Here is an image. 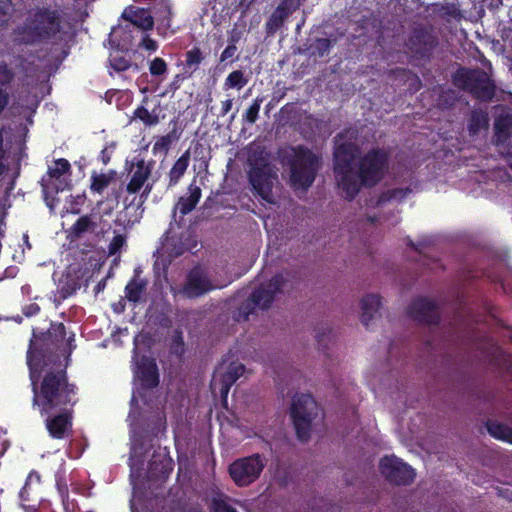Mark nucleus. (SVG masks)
Here are the masks:
<instances>
[{"label": "nucleus", "instance_id": "1", "mask_svg": "<svg viewBox=\"0 0 512 512\" xmlns=\"http://www.w3.org/2000/svg\"><path fill=\"white\" fill-rule=\"evenodd\" d=\"M345 133L336 135L333 151V171L343 196L352 201L359 194L362 187L372 188L382 181L389 165V154L383 148H372L358 161V169L354 171L352 165L360 153V148L353 142H341Z\"/></svg>", "mask_w": 512, "mask_h": 512}, {"label": "nucleus", "instance_id": "2", "mask_svg": "<svg viewBox=\"0 0 512 512\" xmlns=\"http://www.w3.org/2000/svg\"><path fill=\"white\" fill-rule=\"evenodd\" d=\"M35 368H30L32 403L42 416L53 414L55 409L74 407L78 403L79 388L70 382L67 365L44 368L38 377Z\"/></svg>", "mask_w": 512, "mask_h": 512}, {"label": "nucleus", "instance_id": "3", "mask_svg": "<svg viewBox=\"0 0 512 512\" xmlns=\"http://www.w3.org/2000/svg\"><path fill=\"white\" fill-rule=\"evenodd\" d=\"M66 339V328L62 322H52L49 329L37 335L33 333L27 351L29 368L47 366L50 355L56 354Z\"/></svg>", "mask_w": 512, "mask_h": 512}, {"label": "nucleus", "instance_id": "4", "mask_svg": "<svg viewBox=\"0 0 512 512\" xmlns=\"http://www.w3.org/2000/svg\"><path fill=\"white\" fill-rule=\"evenodd\" d=\"M288 162L291 185L303 190L311 187L321 168V158L308 147L298 145L292 148Z\"/></svg>", "mask_w": 512, "mask_h": 512}, {"label": "nucleus", "instance_id": "5", "mask_svg": "<svg viewBox=\"0 0 512 512\" xmlns=\"http://www.w3.org/2000/svg\"><path fill=\"white\" fill-rule=\"evenodd\" d=\"M287 282L283 273L274 275L267 283L255 288L249 298L244 301L234 314L238 322L248 321L249 316L254 313L256 307L266 310L275 299V296L282 292Z\"/></svg>", "mask_w": 512, "mask_h": 512}, {"label": "nucleus", "instance_id": "6", "mask_svg": "<svg viewBox=\"0 0 512 512\" xmlns=\"http://www.w3.org/2000/svg\"><path fill=\"white\" fill-rule=\"evenodd\" d=\"M319 405L311 394L295 395L291 405V419L297 439L308 442L311 438L312 423L319 414Z\"/></svg>", "mask_w": 512, "mask_h": 512}, {"label": "nucleus", "instance_id": "7", "mask_svg": "<svg viewBox=\"0 0 512 512\" xmlns=\"http://www.w3.org/2000/svg\"><path fill=\"white\" fill-rule=\"evenodd\" d=\"M453 83L480 101H491L495 95V84L480 69L459 68L453 76Z\"/></svg>", "mask_w": 512, "mask_h": 512}, {"label": "nucleus", "instance_id": "8", "mask_svg": "<svg viewBox=\"0 0 512 512\" xmlns=\"http://www.w3.org/2000/svg\"><path fill=\"white\" fill-rule=\"evenodd\" d=\"M248 179L255 192L268 203H273V184L277 174L261 154L249 159Z\"/></svg>", "mask_w": 512, "mask_h": 512}, {"label": "nucleus", "instance_id": "9", "mask_svg": "<svg viewBox=\"0 0 512 512\" xmlns=\"http://www.w3.org/2000/svg\"><path fill=\"white\" fill-rule=\"evenodd\" d=\"M266 466V459L259 453L238 458L228 468L229 475L238 487H247L259 479Z\"/></svg>", "mask_w": 512, "mask_h": 512}, {"label": "nucleus", "instance_id": "10", "mask_svg": "<svg viewBox=\"0 0 512 512\" xmlns=\"http://www.w3.org/2000/svg\"><path fill=\"white\" fill-rule=\"evenodd\" d=\"M379 471L389 483L397 486L410 485L416 476L415 470L410 465L394 455L381 458Z\"/></svg>", "mask_w": 512, "mask_h": 512}, {"label": "nucleus", "instance_id": "11", "mask_svg": "<svg viewBox=\"0 0 512 512\" xmlns=\"http://www.w3.org/2000/svg\"><path fill=\"white\" fill-rule=\"evenodd\" d=\"M118 26L122 28L124 32H132V29L138 30L139 32L152 31L153 21L148 6H126L118 19Z\"/></svg>", "mask_w": 512, "mask_h": 512}, {"label": "nucleus", "instance_id": "12", "mask_svg": "<svg viewBox=\"0 0 512 512\" xmlns=\"http://www.w3.org/2000/svg\"><path fill=\"white\" fill-rule=\"evenodd\" d=\"M406 312L411 319L420 324L436 326L441 321L437 302L425 296L414 298L407 307Z\"/></svg>", "mask_w": 512, "mask_h": 512}, {"label": "nucleus", "instance_id": "13", "mask_svg": "<svg viewBox=\"0 0 512 512\" xmlns=\"http://www.w3.org/2000/svg\"><path fill=\"white\" fill-rule=\"evenodd\" d=\"M215 289L207 271L200 265L191 268L180 293L188 299L199 298Z\"/></svg>", "mask_w": 512, "mask_h": 512}, {"label": "nucleus", "instance_id": "14", "mask_svg": "<svg viewBox=\"0 0 512 512\" xmlns=\"http://www.w3.org/2000/svg\"><path fill=\"white\" fill-rule=\"evenodd\" d=\"M28 32H61L60 11L47 7H38L27 18ZM21 32H27L23 29Z\"/></svg>", "mask_w": 512, "mask_h": 512}, {"label": "nucleus", "instance_id": "15", "mask_svg": "<svg viewBox=\"0 0 512 512\" xmlns=\"http://www.w3.org/2000/svg\"><path fill=\"white\" fill-rule=\"evenodd\" d=\"M73 409L74 407L55 409L53 411L55 415H47L45 425L51 438L62 440L70 436L73 426Z\"/></svg>", "mask_w": 512, "mask_h": 512}, {"label": "nucleus", "instance_id": "16", "mask_svg": "<svg viewBox=\"0 0 512 512\" xmlns=\"http://www.w3.org/2000/svg\"><path fill=\"white\" fill-rule=\"evenodd\" d=\"M495 145L512 168V115H500L494 123Z\"/></svg>", "mask_w": 512, "mask_h": 512}, {"label": "nucleus", "instance_id": "17", "mask_svg": "<svg viewBox=\"0 0 512 512\" xmlns=\"http://www.w3.org/2000/svg\"><path fill=\"white\" fill-rule=\"evenodd\" d=\"M148 6L153 21V29L157 32H167L172 26L174 13L170 0H134Z\"/></svg>", "mask_w": 512, "mask_h": 512}, {"label": "nucleus", "instance_id": "18", "mask_svg": "<svg viewBox=\"0 0 512 512\" xmlns=\"http://www.w3.org/2000/svg\"><path fill=\"white\" fill-rule=\"evenodd\" d=\"M134 378L144 390H152L159 385V369L154 358L142 356L136 363Z\"/></svg>", "mask_w": 512, "mask_h": 512}, {"label": "nucleus", "instance_id": "19", "mask_svg": "<svg viewBox=\"0 0 512 512\" xmlns=\"http://www.w3.org/2000/svg\"><path fill=\"white\" fill-rule=\"evenodd\" d=\"M55 166L49 167L47 171V175L49 176V180L45 181L43 179L42 188L45 195V199H47L48 194L54 193L57 194L63 191L68 183L66 181L61 180V176L70 173L71 165L69 161L65 158H59L54 161Z\"/></svg>", "mask_w": 512, "mask_h": 512}, {"label": "nucleus", "instance_id": "20", "mask_svg": "<svg viewBox=\"0 0 512 512\" xmlns=\"http://www.w3.org/2000/svg\"><path fill=\"white\" fill-rule=\"evenodd\" d=\"M304 0H282L266 22L267 32H276L281 29L284 22L296 12Z\"/></svg>", "mask_w": 512, "mask_h": 512}, {"label": "nucleus", "instance_id": "21", "mask_svg": "<svg viewBox=\"0 0 512 512\" xmlns=\"http://www.w3.org/2000/svg\"><path fill=\"white\" fill-rule=\"evenodd\" d=\"M83 273L81 270H68L59 280L55 303L60 304L65 299L74 295L81 287Z\"/></svg>", "mask_w": 512, "mask_h": 512}, {"label": "nucleus", "instance_id": "22", "mask_svg": "<svg viewBox=\"0 0 512 512\" xmlns=\"http://www.w3.org/2000/svg\"><path fill=\"white\" fill-rule=\"evenodd\" d=\"M245 366L241 363L232 362L225 373L220 375L219 379L214 378L212 385L218 387L221 398L226 402L228 393L232 385L244 374Z\"/></svg>", "mask_w": 512, "mask_h": 512}, {"label": "nucleus", "instance_id": "23", "mask_svg": "<svg viewBox=\"0 0 512 512\" xmlns=\"http://www.w3.org/2000/svg\"><path fill=\"white\" fill-rule=\"evenodd\" d=\"M174 469V461L168 454L154 453L148 464L151 479L165 481Z\"/></svg>", "mask_w": 512, "mask_h": 512}, {"label": "nucleus", "instance_id": "24", "mask_svg": "<svg viewBox=\"0 0 512 512\" xmlns=\"http://www.w3.org/2000/svg\"><path fill=\"white\" fill-rule=\"evenodd\" d=\"M141 270H134L133 277L125 286V297L129 302L134 304L141 302L142 296L145 294L148 286V280L140 277Z\"/></svg>", "mask_w": 512, "mask_h": 512}, {"label": "nucleus", "instance_id": "25", "mask_svg": "<svg viewBox=\"0 0 512 512\" xmlns=\"http://www.w3.org/2000/svg\"><path fill=\"white\" fill-rule=\"evenodd\" d=\"M151 175V167L146 165L144 160L136 163V169L133 172L130 181L126 185V191L129 194L138 193L145 185Z\"/></svg>", "mask_w": 512, "mask_h": 512}, {"label": "nucleus", "instance_id": "26", "mask_svg": "<svg viewBox=\"0 0 512 512\" xmlns=\"http://www.w3.org/2000/svg\"><path fill=\"white\" fill-rule=\"evenodd\" d=\"M381 297L378 294H367L361 299V323L368 328L369 322L378 313L381 307Z\"/></svg>", "mask_w": 512, "mask_h": 512}, {"label": "nucleus", "instance_id": "27", "mask_svg": "<svg viewBox=\"0 0 512 512\" xmlns=\"http://www.w3.org/2000/svg\"><path fill=\"white\" fill-rule=\"evenodd\" d=\"M109 51H118L124 54L135 53V43L132 34H108Z\"/></svg>", "mask_w": 512, "mask_h": 512}, {"label": "nucleus", "instance_id": "28", "mask_svg": "<svg viewBox=\"0 0 512 512\" xmlns=\"http://www.w3.org/2000/svg\"><path fill=\"white\" fill-rule=\"evenodd\" d=\"M189 195L181 196L174 208V214L176 210H179L181 215H187L197 206L200 198H201V189L196 185H189L188 187Z\"/></svg>", "mask_w": 512, "mask_h": 512}, {"label": "nucleus", "instance_id": "29", "mask_svg": "<svg viewBox=\"0 0 512 512\" xmlns=\"http://www.w3.org/2000/svg\"><path fill=\"white\" fill-rule=\"evenodd\" d=\"M148 102V97L145 96L141 104L136 107L133 111L132 116L130 117V123L134 121H140L144 124L145 127H152L157 125L160 122V118L158 113L155 110L151 112L146 108V104Z\"/></svg>", "mask_w": 512, "mask_h": 512}, {"label": "nucleus", "instance_id": "30", "mask_svg": "<svg viewBox=\"0 0 512 512\" xmlns=\"http://www.w3.org/2000/svg\"><path fill=\"white\" fill-rule=\"evenodd\" d=\"M180 135H181V132H179L176 127H174L166 135L157 137L153 144V147H152V153L154 155H157V154L166 155L168 153V151L170 150L172 144L179 140Z\"/></svg>", "mask_w": 512, "mask_h": 512}, {"label": "nucleus", "instance_id": "31", "mask_svg": "<svg viewBox=\"0 0 512 512\" xmlns=\"http://www.w3.org/2000/svg\"><path fill=\"white\" fill-rule=\"evenodd\" d=\"M489 125V117L486 111L474 109L471 111L467 129L470 136H476L481 130L486 129Z\"/></svg>", "mask_w": 512, "mask_h": 512}, {"label": "nucleus", "instance_id": "32", "mask_svg": "<svg viewBox=\"0 0 512 512\" xmlns=\"http://www.w3.org/2000/svg\"><path fill=\"white\" fill-rule=\"evenodd\" d=\"M485 426L490 436L497 440L512 444L511 427L495 420H487Z\"/></svg>", "mask_w": 512, "mask_h": 512}, {"label": "nucleus", "instance_id": "33", "mask_svg": "<svg viewBox=\"0 0 512 512\" xmlns=\"http://www.w3.org/2000/svg\"><path fill=\"white\" fill-rule=\"evenodd\" d=\"M190 162V151H185L169 171V187L175 186L185 174Z\"/></svg>", "mask_w": 512, "mask_h": 512}, {"label": "nucleus", "instance_id": "34", "mask_svg": "<svg viewBox=\"0 0 512 512\" xmlns=\"http://www.w3.org/2000/svg\"><path fill=\"white\" fill-rule=\"evenodd\" d=\"M96 227L97 224L90 215H83L70 227L69 233L73 238H80L84 233L94 231Z\"/></svg>", "mask_w": 512, "mask_h": 512}, {"label": "nucleus", "instance_id": "35", "mask_svg": "<svg viewBox=\"0 0 512 512\" xmlns=\"http://www.w3.org/2000/svg\"><path fill=\"white\" fill-rule=\"evenodd\" d=\"M134 54H124L118 51H109V62L112 69L116 72L127 71L132 65V56Z\"/></svg>", "mask_w": 512, "mask_h": 512}, {"label": "nucleus", "instance_id": "36", "mask_svg": "<svg viewBox=\"0 0 512 512\" xmlns=\"http://www.w3.org/2000/svg\"><path fill=\"white\" fill-rule=\"evenodd\" d=\"M330 46L331 42L329 39L317 38L304 51L310 57L321 58L329 51Z\"/></svg>", "mask_w": 512, "mask_h": 512}, {"label": "nucleus", "instance_id": "37", "mask_svg": "<svg viewBox=\"0 0 512 512\" xmlns=\"http://www.w3.org/2000/svg\"><path fill=\"white\" fill-rule=\"evenodd\" d=\"M437 12L447 21L454 20L456 22H460L462 19H466L459 8V5L455 3H445L439 7Z\"/></svg>", "mask_w": 512, "mask_h": 512}, {"label": "nucleus", "instance_id": "38", "mask_svg": "<svg viewBox=\"0 0 512 512\" xmlns=\"http://www.w3.org/2000/svg\"><path fill=\"white\" fill-rule=\"evenodd\" d=\"M41 482V476L36 471H31L25 481L24 486L19 492V497L23 502H29L31 501L30 493L32 490V485L35 484L36 486H39Z\"/></svg>", "mask_w": 512, "mask_h": 512}, {"label": "nucleus", "instance_id": "39", "mask_svg": "<svg viewBox=\"0 0 512 512\" xmlns=\"http://www.w3.org/2000/svg\"><path fill=\"white\" fill-rule=\"evenodd\" d=\"M458 98V93L455 90L442 89L437 98V106L441 109L451 108L456 104Z\"/></svg>", "mask_w": 512, "mask_h": 512}, {"label": "nucleus", "instance_id": "40", "mask_svg": "<svg viewBox=\"0 0 512 512\" xmlns=\"http://www.w3.org/2000/svg\"><path fill=\"white\" fill-rule=\"evenodd\" d=\"M264 101V97H256L252 104L247 108V110L243 113L242 119L243 122L248 124H254L259 118V112L261 108V104Z\"/></svg>", "mask_w": 512, "mask_h": 512}, {"label": "nucleus", "instance_id": "41", "mask_svg": "<svg viewBox=\"0 0 512 512\" xmlns=\"http://www.w3.org/2000/svg\"><path fill=\"white\" fill-rule=\"evenodd\" d=\"M411 192H412V189L410 187L389 189L381 194L380 201L381 202H389V201H393V200L402 201Z\"/></svg>", "mask_w": 512, "mask_h": 512}, {"label": "nucleus", "instance_id": "42", "mask_svg": "<svg viewBox=\"0 0 512 512\" xmlns=\"http://www.w3.org/2000/svg\"><path fill=\"white\" fill-rule=\"evenodd\" d=\"M240 34H231V38L229 39V44L227 47L222 51L220 55V61L221 62H233L238 58L236 55L237 53V47L236 42L240 39Z\"/></svg>", "mask_w": 512, "mask_h": 512}, {"label": "nucleus", "instance_id": "43", "mask_svg": "<svg viewBox=\"0 0 512 512\" xmlns=\"http://www.w3.org/2000/svg\"><path fill=\"white\" fill-rule=\"evenodd\" d=\"M248 83V79L241 70L232 71L225 80L227 88L242 89Z\"/></svg>", "mask_w": 512, "mask_h": 512}, {"label": "nucleus", "instance_id": "44", "mask_svg": "<svg viewBox=\"0 0 512 512\" xmlns=\"http://www.w3.org/2000/svg\"><path fill=\"white\" fill-rule=\"evenodd\" d=\"M391 72L395 76H402V77H405L406 80H411L410 90H412L414 92L418 91L422 86L421 80L418 77V75L408 69L396 68V69L392 70Z\"/></svg>", "mask_w": 512, "mask_h": 512}, {"label": "nucleus", "instance_id": "45", "mask_svg": "<svg viewBox=\"0 0 512 512\" xmlns=\"http://www.w3.org/2000/svg\"><path fill=\"white\" fill-rule=\"evenodd\" d=\"M111 177L107 174H93L91 176L90 189L92 192L101 194L110 184Z\"/></svg>", "mask_w": 512, "mask_h": 512}, {"label": "nucleus", "instance_id": "46", "mask_svg": "<svg viewBox=\"0 0 512 512\" xmlns=\"http://www.w3.org/2000/svg\"><path fill=\"white\" fill-rule=\"evenodd\" d=\"M204 57L202 51L199 47H193L188 50L185 54V64L189 68H193L195 71L200 63L203 61Z\"/></svg>", "mask_w": 512, "mask_h": 512}, {"label": "nucleus", "instance_id": "47", "mask_svg": "<svg viewBox=\"0 0 512 512\" xmlns=\"http://www.w3.org/2000/svg\"><path fill=\"white\" fill-rule=\"evenodd\" d=\"M167 63L163 58L156 57L149 64V72L154 77H159L167 73Z\"/></svg>", "mask_w": 512, "mask_h": 512}, {"label": "nucleus", "instance_id": "48", "mask_svg": "<svg viewBox=\"0 0 512 512\" xmlns=\"http://www.w3.org/2000/svg\"><path fill=\"white\" fill-rule=\"evenodd\" d=\"M15 73L5 62H0V87L8 86L14 80Z\"/></svg>", "mask_w": 512, "mask_h": 512}, {"label": "nucleus", "instance_id": "49", "mask_svg": "<svg viewBox=\"0 0 512 512\" xmlns=\"http://www.w3.org/2000/svg\"><path fill=\"white\" fill-rule=\"evenodd\" d=\"M211 509L213 512H237V510L230 506L225 500L216 497L211 501Z\"/></svg>", "mask_w": 512, "mask_h": 512}, {"label": "nucleus", "instance_id": "50", "mask_svg": "<svg viewBox=\"0 0 512 512\" xmlns=\"http://www.w3.org/2000/svg\"><path fill=\"white\" fill-rule=\"evenodd\" d=\"M125 243L126 237L124 235H115L108 246L109 255H115L118 252H120L121 248L125 245Z\"/></svg>", "mask_w": 512, "mask_h": 512}, {"label": "nucleus", "instance_id": "51", "mask_svg": "<svg viewBox=\"0 0 512 512\" xmlns=\"http://www.w3.org/2000/svg\"><path fill=\"white\" fill-rule=\"evenodd\" d=\"M491 357H492L493 363L500 364L502 362H505L507 360V358L509 357V355H507L500 346L494 344Z\"/></svg>", "mask_w": 512, "mask_h": 512}, {"label": "nucleus", "instance_id": "52", "mask_svg": "<svg viewBox=\"0 0 512 512\" xmlns=\"http://www.w3.org/2000/svg\"><path fill=\"white\" fill-rule=\"evenodd\" d=\"M150 34H145L139 46L144 48L147 51L155 52L158 49V44L155 40L149 37Z\"/></svg>", "mask_w": 512, "mask_h": 512}, {"label": "nucleus", "instance_id": "53", "mask_svg": "<svg viewBox=\"0 0 512 512\" xmlns=\"http://www.w3.org/2000/svg\"><path fill=\"white\" fill-rule=\"evenodd\" d=\"M5 158H6V150L4 148V135H3V130L0 129V176L5 171V164H4Z\"/></svg>", "mask_w": 512, "mask_h": 512}, {"label": "nucleus", "instance_id": "54", "mask_svg": "<svg viewBox=\"0 0 512 512\" xmlns=\"http://www.w3.org/2000/svg\"><path fill=\"white\" fill-rule=\"evenodd\" d=\"M9 101H10L9 93L5 89L0 87V116L2 115V113L4 112L6 107L8 106Z\"/></svg>", "mask_w": 512, "mask_h": 512}, {"label": "nucleus", "instance_id": "55", "mask_svg": "<svg viewBox=\"0 0 512 512\" xmlns=\"http://www.w3.org/2000/svg\"><path fill=\"white\" fill-rule=\"evenodd\" d=\"M9 5L8 3L0 4V28L4 26L9 20Z\"/></svg>", "mask_w": 512, "mask_h": 512}, {"label": "nucleus", "instance_id": "56", "mask_svg": "<svg viewBox=\"0 0 512 512\" xmlns=\"http://www.w3.org/2000/svg\"><path fill=\"white\" fill-rule=\"evenodd\" d=\"M341 508L337 504L325 503L323 507L317 508L315 512H340Z\"/></svg>", "mask_w": 512, "mask_h": 512}, {"label": "nucleus", "instance_id": "57", "mask_svg": "<svg viewBox=\"0 0 512 512\" xmlns=\"http://www.w3.org/2000/svg\"><path fill=\"white\" fill-rule=\"evenodd\" d=\"M39 311L40 307L36 303L29 304L23 309V313L28 317L38 314Z\"/></svg>", "mask_w": 512, "mask_h": 512}, {"label": "nucleus", "instance_id": "58", "mask_svg": "<svg viewBox=\"0 0 512 512\" xmlns=\"http://www.w3.org/2000/svg\"><path fill=\"white\" fill-rule=\"evenodd\" d=\"M152 189H153V184H151V183H147L146 184L145 183V185L143 187V191H142V193L140 194V197H139L140 204L144 203L147 200V198H148L149 194L151 193Z\"/></svg>", "mask_w": 512, "mask_h": 512}, {"label": "nucleus", "instance_id": "59", "mask_svg": "<svg viewBox=\"0 0 512 512\" xmlns=\"http://www.w3.org/2000/svg\"><path fill=\"white\" fill-rule=\"evenodd\" d=\"M179 80H180V75H176L175 78L173 79V81L168 85L166 92L174 93L175 91H177L180 88Z\"/></svg>", "mask_w": 512, "mask_h": 512}, {"label": "nucleus", "instance_id": "60", "mask_svg": "<svg viewBox=\"0 0 512 512\" xmlns=\"http://www.w3.org/2000/svg\"><path fill=\"white\" fill-rule=\"evenodd\" d=\"M232 106H233L232 99H227V100L223 101L222 106H221V116H225L232 109Z\"/></svg>", "mask_w": 512, "mask_h": 512}, {"label": "nucleus", "instance_id": "61", "mask_svg": "<svg viewBox=\"0 0 512 512\" xmlns=\"http://www.w3.org/2000/svg\"><path fill=\"white\" fill-rule=\"evenodd\" d=\"M255 2V0H239L238 6L242 9L243 12L247 11L250 6Z\"/></svg>", "mask_w": 512, "mask_h": 512}, {"label": "nucleus", "instance_id": "62", "mask_svg": "<svg viewBox=\"0 0 512 512\" xmlns=\"http://www.w3.org/2000/svg\"><path fill=\"white\" fill-rule=\"evenodd\" d=\"M431 34H424V33H421V34H411V37L409 39L410 42L414 43L415 41H421L423 38H425L426 36H430Z\"/></svg>", "mask_w": 512, "mask_h": 512}, {"label": "nucleus", "instance_id": "63", "mask_svg": "<svg viewBox=\"0 0 512 512\" xmlns=\"http://www.w3.org/2000/svg\"><path fill=\"white\" fill-rule=\"evenodd\" d=\"M32 36H38L41 40H46L47 42L51 39H54L57 34H31Z\"/></svg>", "mask_w": 512, "mask_h": 512}, {"label": "nucleus", "instance_id": "64", "mask_svg": "<svg viewBox=\"0 0 512 512\" xmlns=\"http://www.w3.org/2000/svg\"><path fill=\"white\" fill-rule=\"evenodd\" d=\"M101 160L104 164H107L110 161V156L107 153V148H104L101 151Z\"/></svg>", "mask_w": 512, "mask_h": 512}]
</instances>
